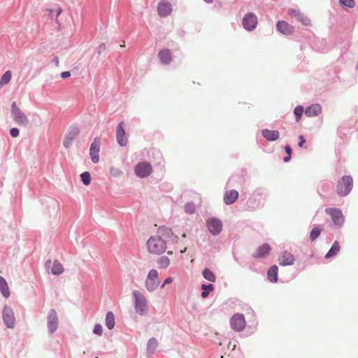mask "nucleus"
Wrapping results in <instances>:
<instances>
[{
	"label": "nucleus",
	"instance_id": "obj_1",
	"mask_svg": "<svg viewBox=\"0 0 358 358\" xmlns=\"http://www.w3.org/2000/svg\"><path fill=\"white\" fill-rule=\"evenodd\" d=\"M148 251L154 255H160L166 249V241L159 236H151L147 241Z\"/></svg>",
	"mask_w": 358,
	"mask_h": 358
},
{
	"label": "nucleus",
	"instance_id": "obj_2",
	"mask_svg": "<svg viewBox=\"0 0 358 358\" xmlns=\"http://www.w3.org/2000/svg\"><path fill=\"white\" fill-rule=\"evenodd\" d=\"M133 296L136 312L141 315H145L148 310V301L145 296L138 290L133 292Z\"/></svg>",
	"mask_w": 358,
	"mask_h": 358
},
{
	"label": "nucleus",
	"instance_id": "obj_3",
	"mask_svg": "<svg viewBox=\"0 0 358 358\" xmlns=\"http://www.w3.org/2000/svg\"><path fill=\"white\" fill-rule=\"evenodd\" d=\"M159 284L160 282L158 271L156 269H151L148 272L145 281V287L146 289L150 292H152L158 288Z\"/></svg>",
	"mask_w": 358,
	"mask_h": 358
},
{
	"label": "nucleus",
	"instance_id": "obj_4",
	"mask_svg": "<svg viewBox=\"0 0 358 358\" xmlns=\"http://www.w3.org/2000/svg\"><path fill=\"white\" fill-rule=\"evenodd\" d=\"M11 116L13 120L20 126L27 127L29 123V120L26 115L17 106L16 103L14 101L11 105Z\"/></svg>",
	"mask_w": 358,
	"mask_h": 358
},
{
	"label": "nucleus",
	"instance_id": "obj_5",
	"mask_svg": "<svg viewBox=\"0 0 358 358\" xmlns=\"http://www.w3.org/2000/svg\"><path fill=\"white\" fill-rule=\"evenodd\" d=\"M352 188V178L350 176H345L341 178L337 185V193L344 196L349 194Z\"/></svg>",
	"mask_w": 358,
	"mask_h": 358
},
{
	"label": "nucleus",
	"instance_id": "obj_6",
	"mask_svg": "<svg viewBox=\"0 0 358 358\" xmlns=\"http://www.w3.org/2000/svg\"><path fill=\"white\" fill-rule=\"evenodd\" d=\"M231 327L236 331H241L246 325L245 317L243 314L236 313L230 320Z\"/></svg>",
	"mask_w": 358,
	"mask_h": 358
},
{
	"label": "nucleus",
	"instance_id": "obj_7",
	"mask_svg": "<svg viewBox=\"0 0 358 358\" xmlns=\"http://www.w3.org/2000/svg\"><path fill=\"white\" fill-rule=\"evenodd\" d=\"M325 212L331 216L335 225L341 227L343 224L344 217L341 210L337 208H326Z\"/></svg>",
	"mask_w": 358,
	"mask_h": 358
},
{
	"label": "nucleus",
	"instance_id": "obj_8",
	"mask_svg": "<svg viewBox=\"0 0 358 358\" xmlns=\"http://www.w3.org/2000/svg\"><path fill=\"white\" fill-rule=\"evenodd\" d=\"M135 173L140 178L148 177L152 172V166L148 162L138 163L134 169Z\"/></svg>",
	"mask_w": 358,
	"mask_h": 358
},
{
	"label": "nucleus",
	"instance_id": "obj_9",
	"mask_svg": "<svg viewBox=\"0 0 358 358\" xmlns=\"http://www.w3.org/2000/svg\"><path fill=\"white\" fill-rule=\"evenodd\" d=\"M101 139L99 137L94 138L92 143L90 145V155L92 162L97 163L99 160V151H100Z\"/></svg>",
	"mask_w": 358,
	"mask_h": 358
},
{
	"label": "nucleus",
	"instance_id": "obj_10",
	"mask_svg": "<svg viewBox=\"0 0 358 358\" xmlns=\"http://www.w3.org/2000/svg\"><path fill=\"white\" fill-rule=\"evenodd\" d=\"M243 26L248 31L253 30L257 24V16L252 13H247L243 19Z\"/></svg>",
	"mask_w": 358,
	"mask_h": 358
},
{
	"label": "nucleus",
	"instance_id": "obj_11",
	"mask_svg": "<svg viewBox=\"0 0 358 358\" xmlns=\"http://www.w3.org/2000/svg\"><path fill=\"white\" fill-rule=\"evenodd\" d=\"M207 226L209 231L213 235L219 234L222 229V222L215 217L208 220Z\"/></svg>",
	"mask_w": 358,
	"mask_h": 358
},
{
	"label": "nucleus",
	"instance_id": "obj_12",
	"mask_svg": "<svg viewBox=\"0 0 358 358\" xmlns=\"http://www.w3.org/2000/svg\"><path fill=\"white\" fill-rule=\"evenodd\" d=\"M45 266L53 275H59L64 271L63 265L58 260H55L52 262L51 260L49 259L46 261Z\"/></svg>",
	"mask_w": 358,
	"mask_h": 358
},
{
	"label": "nucleus",
	"instance_id": "obj_13",
	"mask_svg": "<svg viewBox=\"0 0 358 358\" xmlns=\"http://www.w3.org/2000/svg\"><path fill=\"white\" fill-rule=\"evenodd\" d=\"M58 327V317L55 310H51L48 316V328L49 332L52 334Z\"/></svg>",
	"mask_w": 358,
	"mask_h": 358
},
{
	"label": "nucleus",
	"instance_id": "obj_14",
	"mask_svg": "<svg viewBox=\"0 0 358 358\" xmlns=\"http://www.w3.org/2000/svg\"><path fill=\"white\" fill-rule=\"evenodd\" d=\"M3 318L8 328L13 327L15 324V316L13 310L10 307H4L3 310Z\"/></svg>",
	"mask_w": 358,
	"mask_h": 358
},
{
	"label": "nucleus",
	"instance_id": "obj_15",
	"mask_svg": "<svg viewBox=\"0 0 358 358\" xmlns=\"http://www.w3.org/2000/svg\"><path fill=\"white\" fill-rule=\"evenodd\" d=\"M124 123L121 122L117 127L116 138L118 144L121 146H125L127 144V138L126 137L124 129Z\"/></svg>",
	"mask_w": 358,
	"mask_h": 358
},
{
	"label": "nucleus",
	"instance_id": "obj_16",
	"mask_svg": "<svg viewBox=\"0 0 358 358\" xmlns=\"http://www.w3.org/2000/svg\"><path fill=\"white\" fill-rule=\"evenodd\" d=\"M288 14L291 16L295 17L299 21L303 23L305 25L310 26L311 25V21L307 16L304 15L303 13L300 12L299 10L297 9H290L288 11Z\"/></svg>",
	"mask_w": 358,
	"mask_h": 358
},
{
	"label": "nucleus",
	"instance_id": "obj_17",
	"mask_svg": "<svg viewBox=\"0 0 358 358\" xmlns=\"http://www.w3.org/2000/svg\"><path fill=\"white\" fill-rule=\"evenodd\" d=\"M78 130L76 128H74L71 130H70L66 135L65 136L64 138L63 145L66 148H70L74 140L77 138L78 135Z\"/></svg>",
	"mask_w": 358,
	"mask_h": 358
},
{
	"label": "nucleus",
	"instance_id": "obj_18",
	"mask_svg": "<svg viewBox=\"0 0 358 358\" xmlns=\"http://www.w3.org/2000/svg\"><path fill=\"white\" fill-rule=\"evenodd\" d=\"M278 262L279 264L281 266H291L294 264L295 258L290 252H284L280 255Z\"/></svg>",
	"mask_w": 358,
	"mask_h": 358
},
{
	"label": "nucleus",
	"instance_id": "obj_19",
	"mask_svg": "<svg viewBox=\"0 0 358 358\" xmlns=\"http://www.w3.org/2000/svg\"><path fill=\"white\" fill-rule=\"evenodd\" d=\"M157 10L161 17H166L172 12V7L171 3L164 1L159 3Z\"/></svg>",
	"mask_w": 358,
	"mask_h": 358
},
{
	"label": "nucleus",
	"instance_id": "obj_20",
	"mask_svg": "<svg viewBox=\"0 0 358 358\" xmlns=\"http://www.w3.org/2000/svg\"><path fill=\"white\" fill-rule=\"evenodd\" d=\"M277 29L285 35H290L294 32V27L284 20L278 22Z\"/></svg>",
	"mask_w": 358,
	"mask_h": 358
},
{
	"label": "nucleus",
	"instance_id": "obj_21",
	"mask_svg": "<svg viewBox=\"0 0 358 358\" xmlns=\"http://www.w3.org/2000/svg\"><path fill=\"white\" fill-rule=\"evenodd\" d=\"M271 250V246L268 243H264L257 248L256 252L252 255L254 258H264Z\"/></svg>",
	"mask_w": 358,
	"mask_h": 358
},
{
	"label": "nucleus",
	"instance_id": "obj_22",
	"mask_svg": "<svg viewBox=\"0 0 358 358\" xmlns=\"http://www.w3.org/2000/svg\"><path fill=\"white\" fill-rule=\"evenodd\" d=\"M238 197V192L236 190L231 189L226 192L224 196V201L227 205L234 203Z\"/></svg>",
	"mask_w": 358,
	"mask_h": 358
},
{
	"label": "nucleus",
	"instance_id": "obj_23",
	"mask_svg": "<svg viewBox=\"0 0 358 358\" xmlns=\"http://www.w3.org/2000/svg\"><path fill=\"white\" fill-rule=\"evenodd\" d=\"M322 112V106L318 104H313L308 107L305 110V114L308 117H314L320 115Z\"/></svg>",
	"mask_w": 358,
	"mask_h": 358
},
{
	"label": "nucleus",
	"instance_id": "obj_24",
	"mask_svg": "<svg viewBox=\"0 0 358 358\" xmlns=\"http://www.w3.org/2000/svg\"><path fill=\"white\" fill-rule=\"evenodd\" d=\"M158 57L162 63L164 64H169L172 61L171 52V50L169 49H163L161 51H159Z\"/></svg>",
	"mask_w": 358,
	"mask_h": 358
},
{
	"label": "nucleus",
	"instance_id": "obj_25",
	"mask_svg": "<svg viewBox=\"0 0 358 358\" xmlns=\"http://www.w3.org/2000/svg\"><path fill=\"white\" fill-rule=\"evenodd\" d=\"M263 136L268 141H276L279 138L280 134L278 131L264 129L262 130Z\"/></svg>",
	"mask_w": 358,
	"mask_h": 358
},
{
	"label": "nucleus",
	"instance_id": "obj_26",
	"mask_svg": "<svg viewBox=\"0 0 358 358\" xmlns=\"http://www.w3.org/2000/svg\"><path fill=\"white\" fill-rule=\"evenodd\" d=\"M278 268L276 265L272 266L267 272V277L270 282H277Z\"/></svg>",
	"mask_w": 358,
	"mask_h": 358
},
{
	"label": "nucleus",
	"instance_id": "obj_27",
	"mask_svg": "<svg viewBox=\"0 0 358 358\" xmlns=\"http://www.w3.org/2000/svg\"><path fill=\"white\" fill-rule=\"evenodd\" d=\"M341 249L340 245L338 241H335L330 250L328 251V252L325 255L326 259L331 258L332 257H334L338 254Z\"/></svg>",
	"mask_w": 358,
	"mask_h": 358
},
{
	"label": "nucleus",
	"instance_id": "obj_28",
	"mask_svg": "<svg viewBox=\"0 0 358 358\" xmlns=\"http://www.w3.org/2000/svg\"><path fill=\"white\" fill-rule=\"evenodd\" d=\"M0 291L3 296L8 298L10 296V290L7 282L3 277H0Z\"/></svg>",
	"mask_w": 358,
	"mask_h": 358
},
{
	"label": "nucleus",
	"instance_id": "obj_29",
	"mask_svg": "<svg viewBox=\"0 0 358 358\" xmlns=\"http://www.w3.org/2000/svg\"><path fill=\"white\" fill-rule=\"evenodd\" d=\"M115 324V315L111 311H109L106 316V325L109 329H112L114 328Z\"/></svg>",
	"mask_w": 358,
	"mask_h": 358
},
{
	"label": "nucleus",
	"instance_id": "obj_30",
	"mask_svg": "<svg viewBox=\"0 0 358 358\" xmlns=\"http://www.w3.org/2000/svg\"><path fill=\"white\" fill-rule=\"evenodd\" d=\"M322 228L320 226H315L310 231V239L313 242L315 241L321 234Z\"/></svg>",
	"mask_w": 358,
	"mask_h": 358
},
{
	"label": "nucleus",
	"instance_id": "obj_31",
	"mask_svg": "<svg viewBox=\"0 0 358 358\" xmlns=\"http://www.w3.org/2000/svg\"><path fill=\"white\" fill-rule=\"evenodd\" d=\"M12 73L10 71H6L0 79V87L8 84L11 79Z\"/></svg>",
	"mask_w": 358,
	"mask_h": 358
},
{
	"label": "nucleus",
	"instance_id": "obj_32",
	"mask_svg": "<svg viewBox=\"0 0 358 358\" xmlns=\"http://www.w3.org/2000/svg\"><path fill=\"white\" fill-rule=\"evenodd\" d=\"M157 264L161 268H166L170 264V259L166 256H162L158 259Z\"/></svg>",
	"mask_w": 358,
	"mask_h": 358
},
{
	"label": "nucleus",
	"instance_id": "obj_33",
	"mask_svg": "<svg viewBox=\"0 0 358 358\" xmlns=\"http://www.w3.org/2000/svg\"><path fill=\"white\" fill-rule=\"evenodd\" d=\"M214 289V287L212 284H209V285H205L203 284L202 286H201V289H202V292H201V297L202 298H206L210 292H212Z\"/></svg>",
	"mask_w": 358,
	"mask_h": 358
},
{
	"label": "nucleus",
	"instance_id": "obj_34",
	"mask_svg": "<svg viewBox=\"0 0 358 358\" xmlns=\"http://www.w3.org/2000/svg\"><path fill=\"white\" fill-rule=\"evenodd\" d=\"M203 276L205 279L208 280L210 282H215V275L214 273L209 270L208 268H205L203 271Z\"/></svg>",
	"mask_w": 358,
	"mask_h": 358
},
{
	"label": "nucleus",
	"instance_id": "obj_35",
	"mask_svg": "<svg viewBox=\"0 0 358 358\" xmlns=\"http://www.w3.org/2000/svg\"><path fill=\"white\" fill-rule=\"evenodd\" d=\"M81 180L85 185H89L91 182V176L89 172H84L80 174Z\"/></svg>",
	"mask_w": 358,
	"mask_h": 358
},
{
	"label": "nucleus",
	"instance_id": "obj_36",
	"mask_svg": "<svg viewBox=\"0 0 358 358\" xmlns=\"http://www.w3.org/2000/svg\"><path fill=\"white\" fill-rule=\"evenodd\" d=\"M304 112L303 106H299L294 108V113L296 116V121L299 122Z\"/></svg>",
	"mask_w": 358,
	"mask_h": 358
},
{
	"label": "nucleus",
	"instance_id": "obj_37",
	"mask_svg": "<svg viewBox=\"0 0 358 358\" xmlns=\"http://www.w3.org/2000/svg\"><path fill=\"white\" fill-rule=\"evenodd\" d=\"M158 345V343L156 338H152L148 342V350H154L157 346Z\"/></svg>",
	"mask_w": 358,
	"mask_h": 358
},
{
	"label": "nucleus",
	"instance_id": "obj_38",
	"mask_svg": "<svg viewBox=\"0 0 358 358\" xmlns=\"http://www.w3.org/2000/svg\"><path fill=\"white\" fill-rule=\"evenodd\" d=\"M339 1L343 6L348 8H353L355 5L354 0H339Z\"/></svg>",
	"mask_w": 358,
	"mask_h": 358
},
{
	"label": "nucleus",
	"instance_id": "obj_39",
	"mask_svg": "<svg viewBox=\"0 0 358 358\" xmlns=\"http://www.w3.org/2000/svg\"><path fill=\"white\" fill-rule=\"evenodd\" d=\"M185 212L189 214H192L194 213L195 206L192 203H188L185 206Z\"/></svg>",
	"mask_w": 358,
	"mask_h": 358
},
{
	"label": "nucleus",
	"instance_id": "obj_40",
	"mask_svg": "<svg viewBox=\"0 0 358 358\" xmlns=\"http://www.w3.org/2000/svg\"><path fill=\"white\" fill-rule=\"evenodd\" d=\"M110 173L114 177H119L121 175L122 171L117 168L112 167L110 169Z\"/></svg>",
	"mask_w": 358,
	"mask_h": 358
},
{
	"label": "nucleus",
	"instance_id": "obj_41",
	"mask_svg": "<svg viewBox=\"0 0 358 358\" xmlns=\"http://www.w3.org/2000/svg\"><path fill=\"white\" fill-rule=\"evenodd\" d=\"M93 332L96 335L101 336L103 333L102 326L99 324H95Z\"/></svg>",
	"mask_w": 358,
	"mask_h": 358
},
{
	"label": "nucleus",
	"instance_id": "obj_42",
	"mask_svg": "<svg viewBox=\"0 0 358 358\" xmlns=\"http://www.w3.org/2000/svg\"><path fill=\"white\" fill-rule=\"evenodd\" d=\"M158 233L162 234V235H167V236H169V234H172V231L169 228H165V227H163V228H159L158 229Z\"/></svg>",
	"mask_w": 358,
	"mask_h": 358
},
{
	"label": "nucleus",
	"instance_id": "obj_43",
	"mask_svg": "<svg viewBox=\"0 0 358 358\" xmlns=\"http://www.w3.org/2000/svg\"><path fill=\"white\" fill-rule=\"evenodd\" d=\"M173 281V278H171V277L166 278L164 280V281L163 282V283L162 284L161 288L162 289L164 288L166 285L172 283Z\"/></svg>",
	"mask_w": 358,
	"mask_h": 358
},
{
	"label": "nucleus",
	"instance_id": "obj_44",
	"mask_svg": "<svg viewBox=\"0 0 358 358\" xmlns=\"http://www.w3.org/2000/svg\"><path fill=\"white\" fill-rule=\"evenodd\" d=\"M19 129H17V128H12L10 130V134L12 137H17L18 135H19Z\"/></svg>",
	"mask_w": 358,
	"mask_h": 358
},
{
	"label": "nucleus",
	"instance_id": "obj_45",
	"mask_svg": "<svg viewBox=\"0 0 358 358\" xmlns=\"http://www.w3.org/2000/svg\"><path fill=\"white\" fill-rule=\"evenodd\" d=\"M299 139H300V141L299 142V144L298 145L300 147V148H302L303 146V144L306 143V138H304L303 136L301 135L299 136Z\"/></svg>",
	"mask_w": 358,
	"mask_h": 358
},
{
	"label": "nucleus",
	"instance_id": "obj_46",
	"mask_svg": "<svg viewBox=\"0 0 358 358\" xmlns=\"http://www.w3.org/2000/svg\"><path fill=\"white\" fill-rule=\"evenodd\" d=\"M70 76H71V73L69 71H64L61 73V77L63 79L67 78L70 77Z\"/></svg>",
	"mask_w": 358,
	"mask_h": 358
},
{
	"label": "nucleus",
	"instance_id": "obj_47",
	"mask_svg": "<svg viewBox=\"0 0 358 358\" xmlns=\"http://www.w3.org/2000/svg\"><path fill=\"white\" fill-rule=\"evenodd\" d=\"M52 63L56 66H59V59L58 57H55L52 59Z\"/></svg>",
	"mask_w": 358,
	"mask_h": 358
},
{
	"label": "nucleus",
	"instance_id": "obj_48",
	"mask_svg": "<svg viewBox=\"0 0 358 358\" xmlns=\"http://www.w3.org/2000/svg\"><path fill=\"white\" fill-rule=\"evenodd\" d=\"M285 152L288 155H291L292 154V148L289 145H287L285 147Z\"/></svg>",
	"mask_w": 358,
	"mask_h": 358
},
{
	"label": "nucleus",
	"instance_id": "obj_49",
	"mask_svg": "<svg viewBox=\"0 0 358 358\" xmlns=\"http://www.w3.org/2000/svg\"><path fill=\"white\" fill-rule=\"evenodd\" d=\"M290 158H291V155H287V156L284 158V161L285 162H289L290 160Z\"/></svg>",
	"mask_w": 358,
	"mask_h": 358
},
{
	"label": "nucleus",
	"instance_id": "obj_50",
	"mask_svg": "<svg viewBox=\"0 0 358 358\" xmlns=\"http://www.w3.org/2000/svg\"><path fill=\"white\" fill-rule=\"evenodd\" d=\"M61 11H62L61 8H59L57 10V16H58L61 13Z\"/></svg>",
	"mask_w": 358,
	"mask_h": 358
},
{
	"label": "nucleus",
	"instance_id": "obj_51",
	"mask_svg": "<svg viewBox=\"0 0 358 358\" xmlns=\"http://www.w3.org/2000/svg\"><path fill=\"white\" fill-rule=\"evenodd\" d=\"M207 3H212L213 0H204Z\"/></svg>",
	"mask_w": 358,
	"mask_h": 358
},
{
	"label": "nucleus",
	"instance_id": "obj_52",
	"mask_svg": "<svg viewBox=\"0 0 358 358\" xmlns=\"http://www.w3.org/2000/svg\"><path fill=\"white\" fill-rule=\"evenodd\" d=\"M186 250H187V248H185L183 250H181L180 252L184 253V252H185Z\"/></svg>",
	"mask_w": 358,
	"mask_h": 358
},
{
	"label": "nucleus",
	"instance_id": "obj_53",
	"mask_svg": "<svg viewBox=\"0 0 358 358\" xmlns=\"http://www.w3.org/2000/svg\"><path fill=\"white\" fill-rule=\"evenodd\" d=\"M48 10H49L50 14H51V13H52V10H50V9H48Z\"/></svg>",
	"mask_w": 358,
	"mask_h": 358
},
{
	"label": "nucleus",
	"instance_id": "obj_54",
	"mask_svg": "<svg viewBox=\"0 0 358 358\" xmlns=\"http://www.w3.org/2000/svg\"><path fill=\"white\" fill-rule=\"evenodd\" d=\"M168 254H169V255H172V252H171V251H169V252H168Z\"/></svg>",
	"mask_w": 358,
	"mask_h": 358
},
{
	"label": "nucleus",
	"instance_id": "obj_55",
	"mask_svg": "<svg viewBox=\"0 0 358 358\" xmlns=\"http://www.w3.org/2000/svg\"><path fill=\"white\" fill-rule=\"evenodd\" d=\"M96 358H98V357H96Z\"/></svg>",
	"mask_w": 358,
	"mask_h": 358
}]
</instances>
